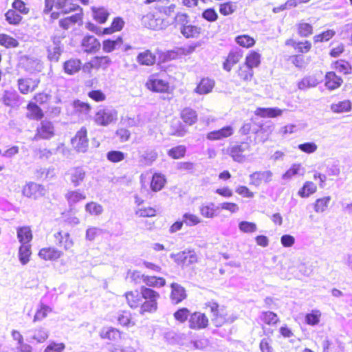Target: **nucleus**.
Wrapping results in <instances>:
<instances>
[{
	"instance_id": "f03ea898",
	"label": "nucleus",
	"mask_w": 352,
	"mask_h": 352,
	"mask_svg": "<svg viewBox=\"0 0 352 352\" xmlns=\"http://www.w3.org/2000/svg\"><path fill=\"white\" fill-rule=\"evenodd\" d=\"M99 337L107 344L112 346V352H135L133 347L120 345L123 340V333L112 327H104L99 331Z\"/></svg>"
},
{
	"instance_id": "6ab92c4d",
	"label": "nucleus",
	"mask_w": 352,
	"mask_h": 352,
	"mask_svg": "<svg viewBox=\"0 0 352 352\" xmlns=\"http://www.w3.org/2000/svg\"><path fill=\"white\" fill-rule=\"evenodd\" d=\"M234 133V128L232 126H226L219 130L209 132L207 139L210 140H219L230 137Z\"/></svg>"
},
{
	"instance_id": "20e7f679",
	"label": "nucleus",
	"mask_w": 352,
	"mask_h": 352,
	"mask_svg": "<svg viewBox=\"0 0 352 352\" xmlns=\"http://www.w3.org/2000/svg\"><path fill=\"white\" fill-rule=\"evenodd\" d=\"M251 151V146L248 142H241L230 144L226 149V153L232 157L233 161L243 163L247 160V152Z\"/></svg>"
},
{
	"instance_id": "f8f14e48",
	"label": "nucleus",
	"mask_w": 352,
	"mask_h": 352,
	"mask_svg": "<svg viewBox=\"0 0 352 352\" xmlns=\"http://www.w3.org/2000/svg\"><path fill=\"white\" fill-rule=\"evenodd\" d=\"M69 181L74 187L80 186L85 181L87 176L85 168L82 166L70 168L67 172Z\"/></svg>"
},
{
	"instance_id": "393cba45",
	"label": "nucleus",
	"mask_w": 352,
	"mask_h": 352,
	"mask_svg": "<svg viewBox=\"0 0 352 352\" xmlns=\"http://www.w3.org/2000/svg\"><path fill=\"white\" fill-rule=\"evenodd\" d=\"M157 158V153L153 149H147L139 157L141 166H151Z\"/></svg>"
},
{
	"instance_id": "13d9d810",
	"label": "nucleus",
	"mask_w": 352,
	"mask_h": 352,
	"mask_svg": "<svg viewBox=\"0 0 352 352\" xmlns=\"http://www.w3.org/2000/svg\"><path fill=\"white\" fill-rule=\"evenodd\" d=\"M93 15L96 21L100 23H103L107 21L109 13L104 8H93Z\"/></svg>"
},
{
	"instance_id": "5fc2aeb1",
	"label": "nucleus",
	"mask_w": 352,
	"mask_h": 352,
	"mask_svg": "<svg viewBox=\"0 0 352 352\" xmlns=\"http://www.w3.org/2000/svg\"><path fill=\"white\" fill-rule=\"evenodd\" d=\"M333 68L338 72L344 74H348L351 72V67L349 63L342 59L334 63Z\"/></svg>"
},
{
	"instance_id": "a19ab883",
	"label": "nucleus",
	"mask_w": 352,
	"mask_h": 352,
	"mask_svg": "<svg viewBox=\"0 0 352 352\" xmlns=\"http://www.w3.org/2000/svg\"><path fill=\"white\" fill-rule=\"evenodd\" d=\"M17 236L19 242H30L32 233L29 226H23L17 229Z\"/></svg>"
},
{
	"instance_id": "ea45409f",
	"label": "nucleus",
	"mask_w": 352,
	"mask_h": 352,
	"mask_svg": "<svg viewBox=\"0 0 352 352\" xmlns=\"http://www.w3.org/2000/svg\"><path fill=\"white\" fill-rule=\"evenodd\" d=\"M27 109L29 111L28 117L30 119L40 120L43 118L42 110L36 104L30 102L28 104Z\"/></svg>"
},
{
	"instance_id": "a878e982",
	"label": "nucleus",
	"mask_w": 352,
	"mask_h": 352,
	"mask_svg": "<svg viewBox=\"0 0 352 352\" xmlns=\"http://www.w3.org/2000/svg\"><path fill=\"white\" fill-rule=\"evenodd\" d=\"M201 28L190 23L186 26L179 28L180 33L186 38H197L201 34Z\"/></svg>"
},
{
	"instance_id": "de8ad7c7",
	"label": "nucleus",
	"mask_w": 352,
	"mask_h": 352,
	"mask_svg": "<svg viewBox=\"0 0 352 352\" xmlns=\"http://www.w3.org/2000/svg\"><path fill=\"white\" fill-rule=\"evenodd\" d=\"M49 331L44 327H41L38 329H35L32 339L37 343H44L49 338Z\"/></svg>"
},
{
	"instance_id": "9b49d317",
	"label": "nucleus",
	"mask_w": 352,
	"mask_h": 352,
	"mask_svg": "<svg viewBox=\"0 0 352 352\" xmlns=\"http://www.w3.org/2000/svg\"><path fill=\"white\" fill-rule=\"evenodd\" d=\"M40 82L39 78H20L17 80V87L20 93L25 95L35 91Z\"/></svg>"
},
{
	"instance_id": "603ef678",
	"label": "nucleus",
	"mask_w": 352,
	"mask_h": 352,
	"mask_svg": "<svg viewBox=\"0 0 352 352\" xmlns=\"http://www.w3.org/2000/svg\"><path fill=\"white\" fill-rule=\"evenodd\" d=\"M118 324L123 327H131L135 325L132 321L131 313L129 311H123L118 315Z\"/></svg>"
},
{
	"instance_id": "58836bf2",
	"label": "nucleus",
	"mask_w": 352,
	"mask_h": 352,
	"mask_svg": "<svg viewBox=\"0 0 352 352\" xmlns=\"http://www.w3.org/2000/svg\"><path fill=\"white\" fill-rule=\"evenodd\" d=\"M144 283L148 286V287H164L166 285V280L161 277L145 275Z\"/></svg>"
},
{
	"instance_id": "5701e85b",
	"label": "nucleus",
	"mask_w": 352,
	"mask_h": 352,
	"mask_svg": "<svg viewBox=\"0 0 352 352\" xmlns=\"http://www.w3.org/2000/svg\"><path fill=\"white\" fill-rule=\"evenodd\" d=\"M12 337L17 343V349L20 352H32V346L24 342L23 335L18 330L12 331Z\"/></svg>"
},
{
	"instance_id": "aec40b11",
	"label": "nucleus",
	"mask_w": 352,
	"mask_h": 352,
	"mask_svg": "<svg viewBox=\"0 0 352 352\" xmlns=\"http://www.w3.org/2000/svg\"><path fill=\"white\" fill-rule=\"evenodd\" d=\"M148 88L156 92H165L168 88V83L162 79L152 76L146 83Z\"/></svg>"
},
{
	"instance_id": "774afa93",
	"label": "nucleus",
	"mask_w": 352,
	"mask_h": 352,
	"mask_svg": "<svg viewBox=\"0 0 352 352\" xmlns=\"http://www.w3.org/2000/svg\"><path fill=\"white\" fill-rule=\"evenodd\" d=\"M261 352H275L272 346V340L269 337L263 338L260 342Z\"/></svg>"
},
{
	"instance_id": "72a5a7b5",
	"label": "nucleus",
	"mask_w": 352,
	"mask_h": 352,
	"mask_svg": "<svg viewBox=\"0 0 352 352\" xmlns=\"http://www.w3.org/2000/svg\"><path fill=\"white\" fill-rule=\"evenodd\" d=\"M122 44V37L119 36L116 40L107 39L103 41V51L109 53L113 50H119Z\"/></svg>"
},
{
	"instance_id": "4be33fe9",
	"label": "nucleus",
	"mask_w": 352,
	"mask_h": 352,
	"mask_svg": "<svg viewBox=\"0 0 352 352\" xmlns=\"http://www.w3.org/2000/svg\"><path fill=\"white\" fill-rule=\"evenodd\" d=\"M215 82L209 78H204L201 80L195 91L199 95L208 94L210 93L214 88Z\"/></svg>"
},
{
	"instance_id": "338daca9",
	"label": "nucleus",
	"mask_w": 352,
	"mask_h": 352,
	"mask_svg": "<svg viewBox=\"0 0 352 352\" xmlns=\"http://www.w3.org/2000/svg\"><path fill=\"white\" fill-rule=\"evenodd\" d=\"M236 42L244 47H250L254 45L255 41L253 38L248 35H241L236 37Z\"/></svg>"
},
{
	"instance_id": "680f3d73",
	"label": "nucleus",
	"mask_w": 352,
	"mask_h": 352,
	"mask_svg": "<svg viewBox=\"0 0 352 352\" xmlns=\"http://www.w3.org/2000/svg\"><path fill=\"white\" fill-rule=\"evenodd\" d=\"M85 210L91 215H100L103 212V208L100 204L91 201L86 204Z\"/></svg>"
},
{
	"instance_id": "bf43d9fd",
	"label": "nucleus",
	"mask_w": 352,
	"mask_h": 352,
	"mask_svg": "<svg viewBox=\"0 0 352 352\" xmlns=\"http://www.w3.org/2000/svg\"><path fill=\"white\" fill-rule=\"evenodd\" d=\"M0 45L6 47H16L19 45V42L9 35L1 34H0Z\"/></svg>"
},
{
	"instance_id": "7ed1b4c3",
	"label": "nucleus",
	"mask_w": 352,
	"mask_h": 352,
	"mask_svg": "<svg viewBox=\"0 0 352 352\" xmlns=\"http://www.w3.org/2000/svg\"><path fill=\"white\" fill-rule=\"evenodd\" d=\"M205 308L212 314V321L216 327H221L230 321L229 314L223 305L215 300H209L205 303Z\"/></svg>"
},
{
	"instance_id": "052dcab7",
	"label": "nucleus",
	"mask_w": 352,
	"mask_h": 352,
	"mask_svg": "<svg viewBox=\"0 0 352 352\" xmlns=\"http://www.w3.org/2000/svg\"><path fill=\"white\" fill-rule=\"evenodd\" d=\"M190 311L186 307H182L178 309L175 314H173V317L175 319L179 322L180 323H184L187 321L188 318L190 317Z\"/></svg>"
},
{
	"instance_id": "0eeeda50",
	"label": "nucleus",
	"mask_w": 352,
	"mask_h": 352,
	"mask_svg": "<svg viewBox=\"0 0 352 352\" xmlns=\"http://www.w3.org/2000/svg\"><path fill=\"white\" fill-rule=\"evenodd\" d=\"M19 66L27 73L34 74L39 73L43 69V65L41 60L36 58L23 56L19 59Z\"/></svg>"
},
{
	"instance_id": "69168bd1",
	"label": "nucleus",
	"mask_w": 352,
	"mask_h": 352,
	"mask_svg": "<svg viewBox=\"0 0 352 352\" xmlns=\"http://www.w3.org/2000/svg\"><path fill=\"white\" fill-rule=\"evenodd\" d=\"M124 22L122 18H115L111 23V28H106L104 30V34H111L115 31H120L122 29Z\"/></svg>"
},
{
	"instance_id": "a18cd8bd",
	"label": "nucleus",
	"mask_w": 352,
	"mask_h": 352,
	"mask_svg": "<svg viewBox=\"0 0 352 352\" xmlns=\"http://www.w3.org/2000/svg\"><path fill=\"white\" fill-rule=\"evenodd\" d=\"M5 19L9 24L18 25L22 20V16L13 9H10L5 14Z\"/></svg>"
},
{
	"instance_id": "2eb2a0df",
	"label": "nucleus",
	"mask_w": 352,
	"mask_h": 352,
	"mask_svg": "<svg viewBox=\"0 0 352 352\" xmlns=\"http://www.w3.org/2000/svg\"><path fill=\"white\" fill-rule=\"evenodd\" d=\"M54 135V129L52 123L47 120H43L36 129V133L34 140L50 139Z\"/></svg>"
},
{
	"instance_id": "6e6d98bb",
	"label": "nucleus",
	"mask_w": 352,
	"mask_h": 352,
	"mask_svg": "<svg viewBox=\"0 0 352 352\" xmlns=\"http://www.w3.org/2000/svg\"><path fill=\"white\" fill-rule=\"evenodd\" d=\"M331 197L327 196L316 199L314 204V210L316 212H323L327 208L330 202Z\"/></svg>"
},
{
	"instance_id": "4c0bfd02",
	"label": "nucleus",
	"mask_w": 352,
	"mask_h": 352,
	"mask_svg": "<svg viewBox=\"0 0 352 352\" xmlns=\"http://www.w3.org/2000/svg\"><path fill=\"white\" fill-rule=\"evenodd\" d=\"M142 21L148 28L155 30L162 28V20L155 19L153 14H147L143 16Z\"/></svg>"
},
{
	"instance_id": "c03bdc74",
	"label": "nucleus",
	"mask_w": 352,
	"mask_h": 352,
	"mask_svg": "<svg viewBox=\"0 0 352 352\" xmlns=\"http://www.w3.org/2000/svg\"><path fill=\"white\" fill-rule=\"evenodd\" d=\"M282 111L278 108H258L256 114L261 117L274 118L280 116Z\"/></svg>"
},
{
	"instance_id": "49530a36",
	"label": "nucleus",
	"mask_w": 352,
	"mask_h": 352,
	"mask_svg": "<svg viewBox=\"0 0 352 352\" xmlns=\"http://www.w3.org/2000/svg\"><path fill=\"white\" fill-rule=\"evenodd\" d=\"M30 255V245L29 244H22L19 250V258L22 265H25L29 262Z\"/></svg>"
},
{
	"instance_id": "79ce46f5",
	"label": "nucleus",
	"mask_w": 352,
	"mask_h": 352,
	"mask_svg": "<svg viewBox=\"0 0 352 352\" xmlns=\"http://www.w3.org/2000/svg\"><path fill=\"white\" fill-rule=\"evenodd\" d=\"M317 187L312 182H306L303 186L298 190V195L301 197H308L316 191Z\"/></svg>"
},
{
	"instance_id": "e433bc0d",
	"label": "nucleus",
	"mask_w": 352,
	"mask_h": 352,
	"mask_svg": "<svg viewBox=\"0 0 352 352\" xmlns=\"http://www.w3.org/2000/svg\"><path fill=\"white\" fill-rule=\"evenodd\" d=\"M39 256L45 260H56L60 258V252L54 248H47L40 250Z\"/></svg>"
},
{
	"instance_id": "9d476101",
	"label": "nucleus",
	"mask_w": 352,
	"mask_h": 352,
	"mask_svg": "<svg viewBox=\"0 0 352 352\" xmlns=\"http://www.w3.org/2000/svg\"><path fill=\"white\" fill-rule=\"evenodd\" d=\"M209 326V318L204 313L194 311L190 315L188 327L193 330L205 329Z\"/></svg>"
},
{
	"instance_id": "0e129e2a",
	"label": "nucleus",
	"mask_w": 352,
	"mask_h": 352,
	"mask_svg": "<svg viewBox=\"0 0 352 352\" xmlns=\"http://www.w3.org/2000/svg\"><path fill=\"white\" fill-rule=\"evenodd\" d=\"M144 276L145 274L140 273V272L138 270L129 271L128 272V278L130 280V283L134 285H139L144 283Z\"/></svg>"
},
{
	"instance_id": "f704fd0d",
	"label": "nucleus",
	"mask_w": 352,
	"mask_h": 352,
	"mask_svg": "<svg viewBox=\"0 0 352 352\" xmlns=\"http://www.w3.org/2000/svg\"><path fill=\"white\" fill-rule=\"evenodd\" d=\"M305 169L300 164H294L282 176L283 179H290L297 175H303Z\"/></svg>"
},
{
	"instance_id": "ddd939ff",
	"label": "nucleus",
	"mask_w": 352,
	"mask_h": 352,
	"mask_svg": "<svg viewBox=\"0 0 352 352\" xmlns=\"http://www.w3.org/2000/svg\"><path fill=\"white\" fill-rule=\"evenodd\" d=\"M72 144L74 148L80 153H85L88 148V139L87 130L82 127L72 139Z\"/></svg>"
},
{
	"instance_id": "f3484780",
	"label": "nucleus",
	"mask_w": 352,
	"mask_h": 352,
	"mask_svg": "<svg viewBox=\"0 0 352 352\" xmlns=\"http://www.w3.org/2000/svg\"><path fill=\"white\" fill-rule=\"evenodd\" d=\"M272 173L270 170L256 171L250 175V184L259 186L262 182L269 183L272 180Z\"/></svg>"
},
{
	"instance_id": "4468645a",
	"label": "nucleus",
	"mask_w": 352,
	"mask_h": 352,
	"mask_svg": "<svg viewBox=\"0 0 352 352\" xmlns=\"http://www.w3.org/2000/svg\"><path fill=\"white\" fill-rule=\"evenodd\" d=\"M261 327L265 333H273V330L267 329L268 327L276 325L279 322V318L276 314L271 311H263L261 315Z\"/></svg>"
},
{
	"instance_id": "c85d7f7f",
	"label": "nucleus",
	"mask_w": 352,
	"mask_h": 352,
	"mask_svg": "<svg viewBox=\"0 0 352 352\" xmlns=\"http://www.w3.org/2000/svg\"><path fill=\"white\" fill-rule=\"evenodd\" d=\"M181 118L186 124L192 125L197 120V114L194 109L186 107L181 112Z\"/></svg>"
},
{
	"instance_id": "6e6552de",
	"label": "nucleus",
	"mask_w": 352,
	"mask_h": 352,
	"mask_svg": "<svg viewBox=\"0 0 352 352\" xmlns=\"http://www.w3.org/2000/svg\"><path fill=\"white\" fill-rule=\"evenodd\" d=\"M46 192L47 190L44 186L33 182L26 184L22 189L23 196L34 200L44 197Z\"/></svg>"
},
{
	"instance_id": "a211bd4d",
	"label": "nucleus",
	"mask_w": 352,
	"mask_h": 352,
	"mask_svg": "<svg viewBox=\"0 0 352 352\" xmlns=\"http://www.w3.org/2000/svg\"><path fill=\"white\" fill-rule=\"evenodd\" d=\"M82 47L84 52L94 54L100 50V43L94 36H86L82 41Z\"/></svg>"
},
{
	"instance_id": "7c9ffc66",
	"label": "nucleus",
	"mask_w": 352,
	"mask_h": 352,
	"mask_svg": "<svg viewBox=\"0 0 352 352\" xmlns=\"http://www.w3.org/2000/svg\"><path fill=\"white\" fill-rule=\"evenodd\" d=\"M108 235L107 232L98 228H88L86 232V238L89 241L103 239Z\"/></svg>"
},
{
	"instance_id": "37998d69",
	"label": "nucleus",
	"mask_w": 352,
	"mask_h": 352,
	"mask_svg": "<svg viewBox=\"0 0 352 352\" xmlns=\"http://www.w3.org/2000/svg\"><path fill=\"white\" fill-rule=\"evenodd\" d=\"M73 0H56V7L60 10L64 14L68 13L72 10H75L78 7L75 4H72Z\"/></svg>"
},
{
	"instance_id": "3c124183",
	"label": "nucleus",
	"mask_w": 352,
	"mask_h": 352,
	"mask_svg": "<svg viewBox=\"0 0 352 352\" xmlns=\"http://www.w3.org/2000/svg\"><path fill=\"white\" fill-rule=\"evenodd\" d=\"M351 109V103L349 100H346L338 103L332 104L331 109L335 113L348 112Z\"/></svg>"
},
{
	"instance_id": "1a4fd4ad",
	"label": "nucleus",
	"mask_w": 352,
	"mask_h": 352,
	"mask_svg": "<svg viewBox=\"0 0 352 352\" xmlns=\"http://www.w3.org/2000/svg\"><path fill=\"white\" fill-rule=\"evenodd\" d=\"M62 37L60 36H52L51 40L52 44L50 45L47 48V58L51 62L57 63L62 53L63 52V45L61 43Z\"/></svg>"
},
{
	"instance_id": "dca6fc26",
	"label": "nucleus",
	"mask_w": 352,
	"mask_h": 352,
	"mask_svg": "<svg viewBox=\"0 0 352 352\" xmlns=\"http://www.w3.org/2000/svg\"><path fill=\"white\" fill-rule=\"evenodd\" d=\"M170 287L171 292L170 298L173 304L178 305L186 299V290L183 286L179 285L177 283H172Z\"/></svg>"
},
{
	"instance_id": "f257e3e1",
	"label": "nucleus",
	"mask_w": 352,
	"mask_h": 352,
	"mask_svg": "<svg viewBox=\"0 0 352 352\" xmlns=\"http://www.w3.org/2000/svg\"><path fill=\"white\" fill-rule=\"evenodd\" d=\"M124 296L126 305L131 309H138L141 316H144L157 311L160 294L148 287L141 286L138 289L126 292Z\"/></svg>"
},
{
	"instance_id": "473e14b6",
	"label": "nucleus",
	"mask_w": 352,
	"mask_h": 352,
	"mask_svg": "<svg viewBox=\"0 0 352 352\" xmlns=\"http://www.w3.org/2000/svg\"><path fill=\"white\" fill-rule=\"evenodd\" d=\"M137 61L142 65H152L155 63V56L151 51L146 50L138 54Z\"/></svg>"
},
{
	"instance_id": "423d86ee",
	"label": "nucleus",
	"mask_w": 352,
	"mask_h": 352,
	"mask_svg": "<svg viewBox=\"0 0 352 352\" xmlns=\"http://www.w3.org/2000/svg\"><path fill=\"white\" fill-rule=\"evenodd\" d=\"M118 112L112 108H103L99 109L94 116L95 122L100 126H107L116 121Z\"/></svg>"
},
{
	"instance_id": "39448f33",
	"label": "nucleus",
	"mask_w": 352,
	"mask_h": 352,
	"mask_svg": "<svg viewBox=\"0 0 352 352\" xmlns=\"http://www.w3.org/2000/svg\"><path fill=\"white\" fill-rule=\"evenodd\" d=\"M171 258L182 267H186L198 262V256L193 250H184L171 254Z\"/></svg>"
},
{
	"instance_id": "864d4df0",
	"label": "nucleus",
	"mask_w": 352,
	"mask_h": 352,
	"mask_svg": "<svg viewBox=\"0 0 352 352\" xmlns=\"http://www.w3.org/2000/svg\"><path fill=\"white\" fill-rule=\"evenodd\" d=\"M318 81L314 76H306L303 78L298 83V87L300 89H306L310 87H314L318 85Z\"/></svg>"
},
{
	"instance_id": "bb28decb",
	"label": "nucleus",
	"mask_w": 352,
	"mask_h": 352,
	"mask_svg": "<svg viewBox=\"0 0 352 352\" xmlns=\"http://www.w3.org/2000/svg\"><path fill=\"white\" fill-rule=\"evenodd\" d=\"M3 101L6 106L18 107L21 104V96L16 91H7L5 92Z\"/></svg>"
},
{
	"instance_id": "c9c22d12",
	"label": "nucleus",
	"mask_w": 352,
	"mask_h": 352,
	"mask_svg": "<svg viewBox=\"0 0 352 352\" xmlns=\"http://www.w3.org/2000/svg\"><path fill=\"white\" fill-rule=\"evenodd\" d=\"M321 311L318 309H311L309 313L305 316V323L310 326H316L320 323Z\"/></svg>"
},
{
	"instance_id": "8fccbe9b",
	"label": "nucleus",
	"mask_w": 352,
	"mask_h": 352,
	"mask_svg": "<svg viewBox=\"0 0 352 352\" xmlns=\"http://www.w3.org/2000/svg\"><path fill=\"white\" fill-rule=\"evenodd\" d=\"M260 63L261 55L256 52H252L246 56L244 65L249 66L252 69L254 67H258Z\"/></svg>"
},
{
	"instance_id": "09e8293b",
	"label": "nucleus",
	"mask_w": 352,
	"mask_h": 352,
	"mask_svg": "<svg viewBox=\"0 0 352 352\" xmlns=\"http://www.w3.org/2000/svg\"><path fill=\"white\" fill-rule=\"evenodd\" d=\"M165 182L164 176L159 173H155L151 182V188L155 192L159 191L164 187Z\"/></svg>"
},
{
	"instance_id": "cd10ccee",
	"label": "nucleus",
	"mask_w": 352,
	"mask_h": 352,
	"mask_svg": "<svg viewBox=\"0 0 352 352\" xmlns=\"http://www.w3.org/2000/svg\"><path fill=\"white\" fill-rule=\"evenodd\" d=\"M65 198L67 200L69 206L72 207L78 202L85 199L86 196L78 190H69L65 195Z\"/></svg>"
},
{
	"instance_id": "c756f323",
	"label": "nucleus",
	"mask_w": 352,
	"mask_h": 352,
	"mask_svg": "<svg viewBox=\"0 0 352 352\" xmlns=\"http://www.w3.org/2000/svg\"><path fill=\"white\" fill-rule=\"evenodd\" d=\"M175 4L170 3L169 0H158L156 6V9L166 16H170L175 12Z\"/></svg>"
},
{
	"instance_id": "e2e57ef3",
	"label": "nucleus",
	"mask_w": 352,
	"mask_h": 352,
	"mask_svg": "<svg viewBox=\"0 0 352 352\" xmlns=\"http://www.w3.org/2000/svg\"><path fill=\"white\" fill-rule=\"evenodd\" d=\"M186 148L185 146L179 145L172 148L168 151V155L173 159H179L184 157L186 154Z\"/></svg>"
},
{
	"instance_id": "b1692460",
	"label": "nucleus",
	"mask_w": 352,
	"mask_h": 352,
	"mask_svg": "<svg viewBox=\"0 0 352 352\" xmlns=\"http://www.w3.org/2000/svg\"><path fill=\"white\" fill-rule=\"evenodd\" d=\"M342 82V79L333 72H327L325 75V86L329 90H334L340 87Z\"/></svg>"
},
{
	"instance_id": "4d7b16f0",
	"label": "nucleus",
	"mask_w": 352,
	"mask_h": 352,
	"mask_svg": "<svg viewBox=\"0 0 352 352\" xmlns=\"http://www.w3.org/2000/svg\"><path fill=\"white\" fill-rule=\"evenodd\" d=\"M253 70L249 66L243 65L238 70V76L244 81H249L253 76Z\"/></svg>"
},
{
	"instance_id": "2f4dec72",
	"label": "nucleus",
	"mask_w": 352,
	"mask_h": 352,
	"mask_svg": "<svg viewBox=\"0 0 352 352\" xmlns=\"http://www.w3.org/2000/svg\"><path fill=\"white\" fill-rule=\"evenodd\" d=\"M52 311V309L50 306L44 304H40L38 309H36L33 319L34 322H40L45 319L47 315L51 314Z\"/></svg>"
},
{
	"instance_id": "412c9836",
	"label": "nucleus",
	"mask_w": 352,
	"mask_h": 352,
	"mask_svg": "<svg viewBox=\"0 0 352 352\" xmlns=\"http://www.w3.org/2000/svg\"><path fill=\"white\" fill-rule=\"evenodd\" d=\"M82 67V62L78 58H70L66 60L63 65V71L68 75H74L78 73Z\"/></svg>"
}]
</instances>
